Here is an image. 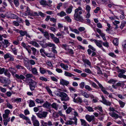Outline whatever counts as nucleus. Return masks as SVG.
<instances>
[{"mask_svg": "<svg viewBox=\"0 0 126 126\" xmlns=\"http://www.w3.org/2000/svg\"><path fill=\"white\" fill-rule=\"evenodd\" d=\"M31 65H33L35 64V62L32 59L29 60V61H26L25 62L24 64L25 66L28 69L30 70L31 69V65Z\"/></svg>", "mask_w": 126, "mask_h": 126, "instance_id": "1", "label": "nucleus"}, {"mask_svg": "<svg viewBox=\"0 0 126 126\" xmlns=\"http://www.w3.org/2000/svg\"><path fill=\"white\" fill-rule=\"evenodd\" d=\"M31 81L29 82V86L30 89L31 91L34 90V88L37 86V82L33 80L32 79H31Z\"/></svg>", "mask_w": 126, "mask_h": 126, "instance_id": "2", "label": "nucleus"}, {"mask_svg": "<svg viewBox=\"0 0 126 126\" xmlns=\"http://www.w3.org/2000/svg\"><path fill=\"white\" fill-rule=\"evenodd\" d=\"M61 98V100L62 101H69L70 99L69 98L67 94L63 92H62Z\"/></svg>", "mask_w": 126, "mask_h": 126, "instance_id": "3", "label": "nucleus"}, {"mask_svg": "<svg viewBox=\"0 0 126 126\" xmlns=\"http://www.w3.org/2000/svg\"><path fill=\"white\" fill-rule=\"evenodd\" d=\"M48 113L46 111H43L41 113H36V115L38 117L42 119L45 118L47 116Z\"/></svg>", "mask_w": 126, "mask_h": 126, "instance_id": "4", "label": "nucleus"}, {"mask_svg": "<svg viewBox=\"0 0 126 126\" xmlns=\"http://www.w3.org/2000/svg\"><path fill=\"white\" fill-rule=\"evenodd\" d=\"M15 77L16 78V80L18 82L22 83V81L21 80H23L25 78V77L22 75H19L17 74H16L15 75Z\"/></svg>", "mask_w": 126, "mask_h": 126, "instance_id": "5", "label": "nucleus"}, {"mask_svg": "<svg viewBox=\"0 0 126 126\" xmlns=\"http://www.w3.org/2000/svg\"><path fill=\"white\" fill-rule=\"evenodd\" d=\"M21 45L22 46L26 49L29 54H31V50L30 48L31 46L28 45H27L24 42L22 43Z\"/></svg>", "mask_w": 126, "mask_h": 126, "instance_id": "6", "label": "nucleus"}, {"mask_svg": "<svg viewBox=\"0 0 126 126\" xmlns=\"http://www.w3.org/2000/svg\"><path fill=\"white\" fill-rule=\"evenodd\" d=\"M74 19L79 21H82L83 19L82 16H80L79 14L75 13L74 15Z\"/></svg>", "mask_w": 126, "mask_h": 126, "instance_id": "7", "label": "nucleus"}, {"mask_svg": "<svg viewBox=\"0 0 126 126\" xmlns=\"http://www.w3.org/2000/svg\"><path fill=\"white\" fill-rule=\"evenodd\" d=\"M0 82L7 84H9L11 83V81L9 79H6L5 78L3 77L0 78Z\"/></svg>", "mask_w": 126, "mask_h": 126, "instance_id": "8", "label": "nucleus"}, {"mask_svg": "<svg viewBox=\"0 0 126 126\" xmlns=\"http://www.w3.org/2000/svg\"><path fill=\"white\" fill-rule=\"evenodd\" d=\"M102 99V100L100 101L103 103L104 104L107 106H110L111 105V102L109 101H107L105 98L102 95L101 96Z\"/></svg>", "mask_w": 126, "mask_h": 126, "instance_id": "9", "label": "nucleus"}, {"mask_svg": "<svg viewBox=\"0 0 126 126\" xmlns=\"http://www.w3.org/2000/svg\"><path fill=\"white\" fill-rule=\"evenodd\" d=\"M73 119L74 120V122L71 120H67L65 123V124L66 125H71L74 123L76 125H77V119L76 117H75Z\"/></svg>", "mask_w": 126, "mask_h": 126, "instance_id": "10", "label": "nucleus"}, {"mask_svg": "<svg viewBox=\"0 0 126 126\" xmlns=\"http://www.w3.org/2000/svg\"><path fill=\"white\" fill-rule=\"evenodd\" d=\"M94 116L93 115L90 116L87 114L85 116L86 119L89 122H91L92 121H94Z\"/></svg>", "mask_w": 126, "mask_h": 126, "instance_id": "11", "label": "nucleus"}, {"mask_svg": "<svg viewBox=\"0 0 126 126\" xmlns=\"http://www.w3.org/2000/svg\"><path fill=\"white\" fill-rule=\"evenodd\" d=\"M69 84V82L63 79H61L60 80V84L63 86L64 85L67 86Z\"/></svg>", "mask_w": 126, "mask_h": 126, "instance_id": "12", "label": "nucleus"}, {"mask_svg": "<svg viewBox=\"0 0 126 126\" xmlns=\"http://www.w3.org/2000/svg\"><path fill=\"white\" fill-rule=\"evenodd\" d=\"M73 101L75 103L81 104L83 102V100L81 98L78 97L76 99H74Z\"/></svg>", "mask_w": 126, "mask_h": 126, "instance_id": "13", "label": "nucleus"}, {"mask_svg": "<svg viewBox=\"0 0 126 126\" xmlns=\"http://www.w3.org/2000/svg\"><path fill=\"white\" fill-rule=\"evenodd\" d=\"M50 105L51 104L50 103L48 102L47 101H46L45 103L43 104L42 105V106L45 108L49 109Z\"/></svg>", "mask_w": 126, "mask_h": 126, "instance_id": "14", "label": "nucleus"}, {"mask_svg": "<svg viewBox=\"0 0 126 126\" xmlns=\"http://www.w3.org/2000/svg\"><path fill=\"white\" fill-rule=\"evenodd\" d=\"M61 67L63 69L66 70H68V66L66 64H65L63 63H62L60 65Z\"/></svg>", "mask_w": 126, "mask_h": 126, "instance_id": "15", "label": "nucleus"}, {"mask_svg": "<svg viewBox=\"0 0 126 126\" xmlns=\"http://www.w3.org/2000/svg\"><path fill=\"white\" fill-rule=\"evenodd\" d=\"M9 71L12 73L13 75H15L17 72V70L15 68H10L9 69Z\"/></svg>", "mask_w": 126, "mask_h": 126, "instance_id": "16", "label": "nucleus"}, {"mask_svg": "<svg viewBox=\"0 0 126 126\" xmlns=\"http://www.w3.org/2000/svg\"><path fill=\"white\" fill-rule=\"evenodd\" d=\"M109 114L112 117H115V119L118 118L119 117L118 114L114 112H113L112 113H110Z\"/></svg>", "mask_w": 126, "mask_h": 126, "instance_id": "17", "label": "nucleus"}, {"mask_svg": "<svg viewBox=\"0 0 126 126\" xmlns=\"http://www.w3.org/2000/svg\"><path fill=\"white\" fill-rule=\"evenodd\" d=\"M45 47H55V45L54 44L50 42H49L48 43H46L45 44Z\"/></svg>", "mask_w": 126, "mask_h": 126, "instance_id": "18", "label": "nucleus"}, {"mask_svg": "<svg viewBox=\"0 0 126 126\" xmlns=\"http://www.w3.org/2000/svg\"><path fill=\"white\" fill-rule=\"evenodd\" d=\"M64 75L66 76L70 77L75 76L74 75L66 71L64 72Z\"/></svg>", "mask_w": 126, "mask_h": 126, "instance_id": "19", "label": "nucleus"}, {"mask_svg": "<svg viewBox=\"0 0 126 126\" xmlns=\"http://www.w3.org/2000/svg\"><path fill=\"white\" fill-rule=\"evenodd\" d=\"M40 4L42 5H48L47 1L45 0H41L40 1Z\"/></svg>", "mask_w": 126, "mask_h": 126, "instance_id": "20", "label": "nucleus"}, {"mask_svg": "<svg viewBox=\"0 0 126 126\" xmlns=\"http://www.w3.org/2000/svg\"><path fill=\"white\" fill-rule=\"evenodd\" d=\"M122 83L120 82H118L115 85H113L112 86V87L115 89H116L118 87H121Z\"/></svg>", "mask_w": 126, "mask_h": 126, "instance_id": "21", "label": "nucleus"}, {"mask_svg": "<svg viewBox=\"0 0 126 126\" xmlns=\"http://www.w3.org/2000/svg\"><path fill=\"white\" fill-rule=\"evenodd\" d=\"M9 17L11 18L16 19L18 18V17L17 15L13 14H11L9 15Z\"/></svg>", "mask_w": 126, "mask_h": 126, "instance_id": "22", "label": "nucleus"}, {"mask_svg": "<svg viewBox=\"0 0 126 126\" xmlns=\"http://www.w3.org/2000/svg\"><path fill=\"white\" fill-rule=\"evenodd\" d=\"M32 72L34 75H38L37 69L35 67H33L32 69Z\"/></svg>", "mask_w": 126, "mask_h": 126, "instance_id": "23", "label": "nucleus"}, {"mask_svg": "<svg viewBox=\"0 0 126 126\" xmlns=\"http://www.w3.org/2000/svg\"><path fill=\"white\" fill-rule=\"evenodd\" d=\"M39 70L40 73L42 74H44L47 72V70L42 67H40Z\"/></svg>", "mask_w": 126, "mask_h": 126, "instance_id": "24", "label": "nucleus"}, {"mask_svg": "<svg viewBox=\"0 0 126 126\" xmlns=\"http://www.w3.org/2000/svg\"><path fill=\"white\" fill-rule=\"evenodd\" d=\"M43 34L45 37L47 39H49V36L48 33L46 30H45V32Z\"/></svg>", "mask_w": 126, "mask_h": 126, "instance_id": "25", "label": "nucleus"}, {"mask_svg": "<svg viewBox=\"0 0 126 126\" xmlns=\"http://www.w3.org/2000/svg\"><path fill=\"white\" fill-rule=\"evenodd\" d=\"M81 123V125L83 126H87V123L85 121L84 119H80Z\"/></svg>", "mask_w": 126, "mask_h": 126, "instance_id": "26", "label": "nucleus"}, {"mask_svg": "<svg viewBox=\"0 0 126 126\" xmlns=\"http://www.w3.org/2000/svg\"><path fill=\"white\" fill-rule=\"evenodd\" d=\"M118 102L120 105V107L122 108H123L126 104L125 103L120 100H119Z\"/></svg>", "mask_w": 126, "mask_h": 126, "instance_id": "27", "label": "nucleus"}, {"mask_svg": "<svg viewBox=\"0 0 126 126\" xmlns=\"http://www.w3.org/2000/svg\"><path fill=\"white\" fill-rule=\"evenodd\" d=\"M70 30L72 32H74V33L77 34H79V31L77 29H73L70 27H69Z\"/></svg>", "mask_w": 126, "mask_h": 126, "instance_id": "28", "label": "nucleus"}, {"mask_svg": "<svg viewBox=\"0 0 126 126\" xmlns=\"http://www.w3.org/2000/svg\"><path fill=\"white\" fill-rule=\"evenodd\" d=\"M52 107L57 110L58 109V105H57L55 103H53L51 105Z\"/></svg>", "mask_w": 126, "mask_h": 126, "instance_id": "29", "label": "nucleus"}, {"mask_svg": "<svg viewBox=\"0 0 126 126\" xmlns=\"http://www.w3.org/2000/svg\"><path fill=\"white\" fill-rule=\"evenodd\" d=\"M29 106L30 107H31L35 106V104L34 101L32 100H30Z\"/></svg>", "mask_w": 126, "mask_h": 126, "instance_id": "30", "label": "nucleus"}, {"mask_svg": "<svg viewBox=\"0 0 126 126\" xmlns=\"http://www.w3.org/2000/svg\"><path fill=\"white\" fill-rule=\"evenodd\" d=\"M27 32L26 31H23L21 30L19 31V33L21 36L23 37L25 35Z\"/></svg>", "mask_w": 126, "mask_h": 126, "instance_id": "31", "label": "nucleus"}, {"mask_svg": "<svg viewBox=\"0 0 126 126\" xmlns=\"http://www.w3.org/2000/svg\"><path fill=\"white\" fill-rule=\"evenodd\" d=\"M4 75L8 77H10L11 76V74L8 71V70L7 69H6L4 71Z\"/></svg>", "mask_w": 126, "mask_h": 126, "instance_id": "32", "label": "nucleus"}, {"mask_svg": "<svg viewBox=\"0 0 126 126\" xmlns=\"http://www.w3.org/2000/svg\"><path fill=\"white\" fill-rule=\"evenodd\" d=\"M83 62L85 63H86L87 65H90L91 63L89 60L87 59H82Z\"/></svg>", "mask_w": 126, "mask_h": 126, "instance_id": "33", "label": "nucleus"}, {"mask_svg": "<svg viewBox=\"0 0 126 126\" xmlns=\"http://www.w3.org/2000/svg\"><path fill=\"white\" fill-rule=\"evenodd\" d=\"M5 113H4L3 115L7 116H9V115L10 113V111L9 110L7 109L4 111Z\"/></svg>", "mask_w": 126, "mask_h": 126, "instance_id": "34", "label": "nucleus"}, {"mask_svg": "<svg viewBox=\"0 0 126 126\" xmlns=\"http://www.w3.org/2000/svg\"><path fill=\"white\" fill-rule=\"evenodd\" d=\"M113 43L114 45L118 46L119 43L118 39L117 38L114 39L113 41Z\"/></svg>", "mask_w": 126, "mask_h": 126, "instance_id": "35", "label": "nucleus"}, {"mask_svg": "<svg viewBox=\"0 0 126 126\" xmlns=\"http://www.w3.org/2000/svg\"><path fill=\"white\" fill-rule=\"evenodd\" d=\"M15 66L18 69H24L23 66L19 64L16 65Z\"/></svg>", "mask_w": 126, "mask_h": 126, "instance_id": "36", "label": "nucleus"}, {"mask_svg": "<svg viewBox=\"0 0 126 126\" xmlns=\"http://www.w3.org/2000/svg\"><path fill=\"white\" fill-rule=\"evenodd\" d=\"M32 51V54L34 55H36V53L37 51L36 49L33 47H30Z\"/></svg>", "mask_w": 126, "mask_h": 126, "instance_id": "37", "label": "nucleus"}, {"mask_svg": "<svg viewBox=\"0 0 126 126\" xmlns=\"http://www.w3.org/2000/svg\"><path fill=\"white\" fill-rule=\"evenodd\" d=\"M118 77L120 78H123L124 79H126V76L122 73H119L118 75Z\"/></svg>", "mask_w": 126, "mask_h": 126, "instance_id": "38", "label": "nucleus"}, {"mask_svg": "<svg viewBox=\"0 0 126 126\" xmlns=\"http://www.w3.org/2000/svg\"><path fill=\"white\" fill-rule=\"evenodd\" d=\"M36 102L38 103H42L44 102V100L42 99H36L35 100Z\"/></svg>", "mask_w": 126, "mask_h": 126, "instance_id": "39", "label": "nucleus"}, {"mask_svg": "<svg viewBox=\"0 0 126 126\" xmlns=\"http://www.w3.org/2000/svg\"><path fill=\"white\" fill-rule=\"evenodd\" d=\"M82 95L86 98H88L89 97V95L88 94L84 91H82L81 93Z\"/></svg>", "mask_w": 126, "mask_h": 126, "instance_id": "40", "label": "nucleus"}, {"mask_svg": "<svg viewBox=\"0 0 126 126\" xmlns=\"http://www.w3.org/2000/svg\"><path fill=\"white\" fill-rule=\"evenodd\" d=\"M33 125L34 126H39L40 124L38 121L37 120L33 122Z\"/></svg>", "mask_w": 126, "mask_h": 126, "instance_id": "41", "label": "nucleus"}, {"mask_svg": "<svg viewBox=\"0 0 126 126\" xmlns=\"http://www.w3.org/2000/svg\"><path fill=\"white\" fill-rule=\"evenodd\" d=\"M2 116L3 120L10 121V117H9L8 116L4 115H3Z\"/></svg>", "mask_w": 126, "mask_h": 126, "instance_id": "42", "label": "nucleus"}, {"mask_svg": "<svg viewBox=\"0 0 126 126\" xmlns=\"http://www.w3.org/2000/svg\"><path fill=\"white\" fill-rule=\"evenodd\" d=\"M14 3L16 7H18L19 5V0H13Z\"/></svg>", "mask_w": 126, "mask_h": 126, "instance_id": "43", "label": "nucleus"}, {"mask_svg": "<svg viewBox=\"0 0 126 126\" xmlns=\"http://www.w3.org/2000/svg\"><path fill=\"white\" fill-rule=\"evenodd\" d=\"M45 55L47 57L50 58L53 57L55 56V55L52 54L51 53H46Z\"/></svg>", "mask_w": 126, "mask_h": 126, "instance_id": "44", "label": "nucleus"}, {"mask_svg": "<svg viewBox=\"0 0 126 126\" xmlns=\"http://www.w3.org/2000/svg\"><path fill=\"white\" fill-rule=\"evenodd\" d=\"M52 40L55 43L57 44H58L60 42L59 39L56 37Z\"/></svg>", "mask_w": 126, "mask_h": 126, "instance_id": "45", "label": "nucleus"}, {"mask_svg": "<svg viewBox=\"0 0 126 126\" xmlns=\"http://www.w3.org/2000/svg\"><path fill=\"white\" fill-rule=\"evenodd\" d=\"M72 7H69V8L66 9V12L68 14L70 13L72 11Z\"/></svg>", "mask_w": 126, "mask_h": 126, "instance_id": "46", "label": "nucleus"}, {"mask_svg": "<svg viewBox=\"0 0 126 126\" xmlns=\"http://www.w3.org/2000/svg\"><path fill=\"white\" fill-rule=\"evenodd\" d=\"M31 44L33 45L34 46L37 47H39V46L38 44L36 42L32 41L31 42Z\"/></svg>", "mask_w": 126, "mask_h": 126, "instance_id": "47", "label": "nucleus"}, {"mask_svg": "<svg viewBox=\"0 0 126 126\" xmlns=\"http://www.w3.org/2000/svg\"><path fill=\"white\" fill-rule=\"evenodd\" d=\"M52 116L54 118H58L59 116L58 113L56 112H54L52 114Z\"/></svg>", "mask_w": 126, "mask_h": 126, "instance_id": "48", "label": "nucleus"}, {"mask_svg": "<svg viewBox=\"0 0 126 126\" xmlns=\"http://www.w3.org/2000/svg\"><path fill=\"white\" fill-rule=\"evenodd\" d=\"M4 42L5 44H6L5 47V48L7 47L9 45L10 43L9 42L8 40L6 39L4 40Z\"/></svg>", "mask_w": 126, "mask_h": 126, "instance_id": "49", "label": "nucleus"}, {"mask_svg": "<svg viewBox=\"0 0 126 126\" xmlns=\"http://www.w3.org/2000/svg\"><path fill=\"white\" fill-rule=\"evenodd\" d=\"M12 46H11V49L13 51V52L14 53V54L16 55L17 54L16 49L15 48H12Z\"/></svg>", "mask_w": 126, "mask_h": 126, "instance_id": "50", "label": "nucleus"}, {"mask_svg": "<svg viewBox=\"0 0 126 126\" xmlns=\"http://www.w3.org/2000/svg\"><path fill=\"white\" fill-rule=\"evenodd\" d=\"M64 18L68 22H71V19L69 16H65L64 17Z\"/></svg>", "mask_w": 126, "mask_h": 126, "instance_id": "51", "label": "nucleus"}, {"mask_svg": "<svg viewBox=\"0 0 126 126\" xmlns=\"http://www.w3.org/2000/svg\"><path fill=\"white\" fill-rule=\"evenodd\" d=\"M86 108L89 112H94V110L93 108L91 107L88 106L86 107Z\"/></svg>", "mask_w": 126, "mask_h": 126, "instance_id": "52", "label": "nucleus"}, {"mask_svg": "<svg viewBox=\"0 0 126 126\" xmlns=\"http://www.w3.org/2000/svg\"><path fill=\"white\" fill-rule=\"evenodd\" d=\"M61 17H62L66 15V13L63 11H61L60 13L58 14Z\"/></svg>", "mask_w": 126, "mask_h": 126, "instance_id": "53", "label": "nucleus"}, {"mask_svg": "<svg viewBox=\"0 0 126 126\" xmlns=\"http://www.w3.org/2000/svg\"><path fill=\"white\" fill-rule=\"evenodd\" d=\"M85 89L89 91L92 90L93 89L89 86L88 85H86L85 87Z\"/></svg>", "mask_w": 126, "mask_h": 126, "instance_id": "54", "label": "nucleus"}, {"mask_svg": "<svg viewBox=\"0 0 126 126\" xmlns=\"http://www.w3.org/2000/svg\"><path fill=\"white\" fill-rule=\"evenodd\" d=\"M56 48V47L55 46L54 47H52L51 48L52 52L54 54H57V51L55 49Z\"/></svg>", "mask_w": 126, "mask_h": 126, "instance_id": "55", "label": "nucleus"}, {"mask_svg": "<svg viewBox=\"0 0 126 126\" xmlns=\"http://www.w3.org/2000/svg\"><path fill=\"white\" fill-rule=\"evenodd\" d=\"M11 54L9 53H8L5 54L4 56V58L6 60V59L9 58Z\"/></svg>", "mask_w": 126, "mask_h": 126, "instance_id": "56", "label": "nucleus"}, {"mask_svg": "<svg viewBox=\"0 0 126 126\" xmlns=\"http://www.w3.org/2000/svg\"><path fill=\"white\" fill-rule=\"evenodd\" d=\"M117 81L113 79H111L108 81L109 83H114L116 82Z\"/></svg>", "mask_w": 126, "mask_h": 126, "instance_id": "57", "label": "nucleus"}, {"mask_svg": "<svg viewBox=\"0 0 126 126\" xmlns=\"http://www.w3.org/2000/svg\"><path fill=\"white\" fill-rule=\"evenodd\" d=\"M16 19L17 20V21L19 23H23V20L21 18H19L18 17V18H16Z\"/></svg>", "mask_w": 126, "mask_h": 126, "instance_id": "58", "label": "nucleus"}, {"mask_svg": "<svg viewBox=\"0 0 126 126\" xmlns=\"http://www.w3.org/2000/svg\"><path fill=\"white\" fill-rule=\"evenodd\" d=\"M91 9V7L89 6L88 5H86V10L87 12H90Z\"/></svg>", "mask_w": 126, "mask_h": 126, "instance_id": "59", "label": "nucleus"}, {"mask_svg": "<svg viewBox=\"0 0 126 126\" xmlns=\"http://www.w3.org/2000/svg\"><path fill=\"white\" fill-rule=\"evenodd\" d=\"M40 79L41 80L43 81H47L48 80L47 79L43 76L41 77H40Z\"/></svg>", "mask_w": 126, "mask_h": 126, "instance_id": "60", "label": "nucleus"}, {"mask_svg": "<svg viewBox=\"0 0 126 126\" xmlns=\"http://www.w3.org/2000/svg\"><path fill=\"white\" fill-rule=\"evenodd\" d=\"M96 108L97 109L99 110L101 112H103V111L102 109V108L101 107L98 106L96 107Z\"/></svg>", "mask_w": 126, "mask_h": 126, "instance_id": "61", "label": "nucleus"}, {"mask_svg": "<svg viewBox=\"0 0 126 126\" xmlns=\"http://www.w3.org/2000/svg\"><path fill=\"white\" fill-rule=\"evenodd\" d=\"M6 106L7 107L11 109H12L13 108V107L12 105L8 102L6 104Z\"/></svg>", "mask_w": 126, "mask_h": 126, "instance_id": "62", "label": "nucleus"}, {"mask_svg": "<svg viewBox=\"0 0 126 126\" xmlns=\"http://www.w3.org/2000/svg\"><path fill=\"white\" fill-rule=\"evenodd\" d=\"M33 76V75L30 73L27 74L26 75V78H32Z\"/></svg>", "mask_w": 126, "mask_h": 126, "instance_id": "63", "label": "nucleus"}, {"mask_svg": "<svg viewBox=\"0 0 126 126\" xmlns=\"http://www.w3.org/2000/svg\"><path fill=\"white\" fill-rule=\"evenodd\" d=\"M13 25L16 26H18L19 25V24L17 21H14L13 22Z\"/></svg>", "mask_w": 126, "mask_h": 126, "instance_id": "64", "label": "nucleus"}]
</instances>
